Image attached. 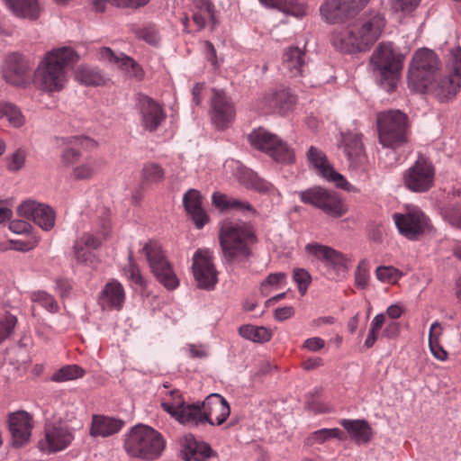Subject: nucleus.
<instances>
[{"label": "nucleus", "instance_id": "nucleus-1", "mask_svg": "<svg viewBox=\"0 0 461 461\" xmlns=\"http://www.w3.org/2000/svg\"><path fill=\"white\" fill-rule=\"evenodd\" d=\"M385 24L386 20L380 12L365 13L348 25L337 28L331 35V44L343 53L366 51L380 38Z\"/></svg>", "mask_w": 461, "mask_h": 461}, {"label": "nucleus", "instance_id": "nucleus-2", "mask_svg": "<svg viewBox=\"0 0 461 461\" xmlns=\"http://www.w3.org/2000/svg\"><path fill=\"white\" fill-rule=\"evenodd\" d=\"M222 261L227 265H240L253 257L252 247L258 242L254 226L248 221H227L219 230Z\"/></svg>", "mask_w": 461, "mask_h": 461}, {"label": "nucleus", "instance_id": "nucleus-3", "mask_svg": "<svg viewBox=\"0 0 461 461\" xmlns=\"http://www.w3.org/2000/svg\"><path fill=\"white\" fill-rule=\"evenodd\" d=\"M79 55L70 47L48 51L35 69V85L43 91H60L67 82L66 68L77 63Z\"/></svg>", "mask_w": 461, "mask_h": 461}, {"label": "nucleus", "instance_id": "nucleus-4", "mask_svg": "<svg viewBox=\"0 0 461 461\" xmlns=\"http://www.w3.org/2000/svg\"><path fill=\"white\" fill-rule=\"evenodd\" d=\"M403 57L396 54L391 43H381L370 57V69L375 82L386 92L396 87L402 69Z\"/></svg>", "mask_w": 461, "mask_h": 461}, {"label": "nucleus", "instance_id": "nucleus-5", "mask_svg": "<svg viewBox=\"0 0 461 461\" xmlns=\"http://www.w3.org/2000/svg\"><path fill=\"white\" fill-rule=\"evenodd\" d=\"M124 447L131 456L154 460L161 455L165 441L162 436L152 428L137 425L129 433Z\"/></svg>", "mask_w": 461, "mask_h": 461}, {"label": "nucleus", "instance_id": "nucleus-6", "mask_svg": "<svg viewBox=\"0 0 461 461\" xmlns=\"http://www.w3.org/2000/svg\"><path fill=\"white\" fill-rule=\"evenodd\" d=\"M440 64L433 50L426 48L418 50L409 66V86L416 92L425 93L431 85V80L436 78Z\"/></svg>", "mask_w": 461, "mask_h": 461}, {"label": "nucleus", "instance_id": "nucleus-7", "mask_svg": "<svg viewBox=\"0 0 461 461\" xmlns=\"http://www.w3.org/2000/svg\"><path fill=\"white\" fill-rule=\"evenodd\" d=\"M407 115L399 110L377 113L376 125L380 144L397 149L407 141Z\"/></svg>", "mask_w": 461, "mask_h": 461}, {"label": "nucleus", "instance_id": "nucleus-8", "mask_svg": "<svg viewBox=\"0 0 461 461\" xmlns=\"http://www.w3.org/2000/svg\"><path fill=\"white\" fill-rule=\"evenodd\" d=\"M142 252L156 280L167 290L177 288L179 279L164 255L161 246L156 241L149 240L143 246Z\"/></svg>", "mask_w": 461, "mask_h": 461}, {"label": "nucleus", "instance_id": "nucleus-9", "mask_svg": "<svg viewBox=\"0 0 461 461\" xmlns=\"http://www.w3.org/2000/svg\"><path fill=\"white\" fill-rule=\"evenodd\" d=\"M450 72L448 75L432 79L431 85L425 93L431 92L440 101L452 99L461 87V48L453 49L450 52Z\"/></svg>", "mask_w": 461, "mask_h": 461}, {"label": "nucleus", "instance_id": "nucleus-10", "mask_svg": "<svg viewBox=\"0 0 461 461\" xmlns=\"http://www.w3.org/2000/svg\"><path fill=\"white\" fill-rule=\"evenodd\" d=\"M298 194L303 203L311 204L332 218L341 217L348 212L341 198L323 187L313 186L299 192Z\"/></svg>", "mask_w": 461, "mask_h": 461}, {"label": "nucleus", "instance_id": "nucleus-11", "mask_svg": "<svg viewBox=\"0 0 461 461\" xmlns=\"http://www.w3.org/2000/svg\"><path fill=\"white\" fill-rule=\"evenodd\" d=\"M393 217L399 233L411 240H418L433 229L429 218L418 207L408 206L405 212L394 213Z\"/></svg>", "mask_w": 461, "mask_h": 461}, {"label": "nucleus", "instance_id": "nucleus-12", "mask_svg": "<svg viewBox=\"0 0 461 461\" xmlns=\"http://www.w3.org/2000/svg\"><path fill=\"white\" fill-rule=\"evenodd\" d=\"M370 0H324L320 6L321 18L329 23H349Z\"/></svg>", "mask_w": 461, "mask_h": 461}, {"label": "nucleus", "instance_id": "nucleus-13", "mask_svg": "<svg viewBox=\"0 0 461 461\" xmlns=\"http://www.w3.org/2000/svg\"><path fill=\"white\" fill-rule=\"evenodd\" d=\"M249 141L255 149L267 153L278 162L290 163L294 160L293 150L276 135L259 128L254 130L249 136Z\"/></svg>", "mask_w": 461, "mask_h": 461}, {"label": "nucleus", "instance_id": "nucleus-14", "mask_svg": "<svg viewBox=\"0 0 461 461\" xmlns=\"http://www.w3.org/2000/svg\"><path fill=\"white\" fill-rule=\"evenodd\" d=\"M435 168L427 158L419 157L417 161L403 175L405 186L416 193L429 191L434 184Z\"/></svg>", "mask_w": 461, "mask_h": 461}, {"label": "nucleus", "instance_id": "nucleus-15", "mask_svg": "<svg viewBox=\"0 0 461 461\" xmlns=\"http://www.w3.org/2000/svg\"><path fill=\"white\" fill-rule=\"evenodd\" d=\"M192 268L198 288L212 290L215 287L218 282V272L209 250L197 249L195 251Z\"/></svg>", "mask_w": 461, "mask_h": 461}, {"label": "nucleus", "instance_id": "nucleus-16", "mask_svg": "<svg viewBox=\"0 0 461 461\" xmlns=\"http://www.w3.org/2000/svg\"><path fill=\"white\" fill-rule=\"evenodd\" d=\"M235 109L230 99L223 91L212 90L210 116L218 130L229 128L235 119Z\"/></svg>", "mask_w": 461, "mask_h": 461}, {"label": "nucleus", "instance_id": "nucleus-17", "mask_svg": "<svg viewBox=\"0 0 461 461\" xmlns=\"http://www.w3.org/2000/svg\"><path fill=\"white\" fill-rule=\"evenodd\" d=\"M33 61L19 52L9 54L5 60L4 77L14 86H23L27 83L29 73Z\"/></svg>", "mask_w": 461, "mask_h": 461}, {"label": "nucleus", "instance_id": "nucleus-18", "mask_svg": "<svg viewBox=\"0 0 461 461\" xmlns=\"http://www.w3.org/2000/svg\"><path fill=\"white\" fill-rule=\"evenodd\" d=\"M136 107L141 115L142 126L150 132L157 131L166 119L162 106L149 95L138 94Z\"/></svg>", "mask_w": 461, "mask_h": 461}, {"label": "nucleus", "instance_id": "nucleus-19", "mask_svg": "<svg viewBox=\"0 0 461 461\" xmlns=\"http://www.w3.org/2000/svg\"><path fill=\"white\" fill-rule=\"evenodd\" d=\"M181 455L185 461H208L212 457H217L218 454L211 446L197 439L194 435L185 434L181 441Z\"/></svg>", "mask_w": 461, "mask_h": 461}, {"label": "nucleus", "instance_id": "nucleus-20", "mask_svg": "<svg viewBox=\"0 0 461 461\" xmlns=\"http://www.w3.org/2000/svg\"><path fill=\"white\" fill-rule=\"evenodd\" d=\"M305 250L316 259L323 262L327 267H331L336 271L347 270L346 256L331 247L319 243H308L305 246Z\"/></svg>", "mask_w": 461, "mask_h": 461}, {"label": "nucleus", "instance_id": "nucleus-21", "mask_svg": "<svg viewBox=\"0 0 461 461\" xmlns=\"http://www.w3.org/2000/svg\"><path fill=\"white\" fill-rule=\"evenodd\" d=\"M8 427L12 435V444L15 447H23L31 437L32 424V417L24 411L10 414Z\"/></svg>", "mask_w": 461, "mask_h": 461}, {"label": "nucleus", "instance_id": "nucleus-22", "mask_svg": "<svg viewBox=\"0 0 461 461\" xmlns=\"http://www.w3.org/2000/svg\"><path fill=\"white\" fill-rule=\"evenodd\" d=\"M73 435L67 427L60 424L45 426V439L40 441L42 450L57 452L65 449L72 441Z\"/></svg>", "mask_w": 461, "mask_h": 461}, {"label": "nucleus", "instance_id": "nucleus-23", "mask_svg": "<svg viewBox=\"0 0 461 461\" xmlns=\"http://www.w3.org/2000/svg\"><path fill=\"white\" fill-rule=\"evenodd\" d=\"M204 415L212 426L223 424L230 414V407L224 397L219 393H211L202 402Z\"/></svg>", "mask_w": 461, "mask_h": 461}, {"label": "nucleus", "instance_id": "nucleus-24", "mask_svg": "<svg viewBox=\"0 0 461 461\" xmlns=\"http://www.w3.org/2000/svg\"><path fill=\"white\" fill-rule=\"evenodd\" d=\"M282 65L291 77H301L307 68L306 54L296 46L288 47L283 53Z\"/></svg>", "mask_w": 461, "mask_h": 461}, {"label": "nucleus", "instance_id": "nucleus-25", "mask_svg": "<svg viewBox=\"0 0 461 461\" xmlns=\"http://www.w3.org/2000/svg\"><path fill=\"white\" fill-rule=\"evenodd\" d=\"M185 211L191 216L197 229H202L209 221L206 212L202 207V196L199 191L189 189L183 197Z\"/></svg>", "mask_w": 461, "mask_h": 461}, {"label": "nucleus", "instance_id": "nucleus-26", "mask_svg": "<svg viewBox=\"0 0 461 461\" xmlns=\"http://www.w3.org/2000/svg\"><path fill=\"white\" fill-rule=\"evenodd\" d=\"M12 14L21 19L37 21L41 14L39 0H5Z\"/></svg>", "mask_w": 461, "mask_h": 461}, {"label": "nucleus", "instance_id": "nucleus-27", "mask_svg": "<svg viewBox=\"0 0 461 461\" xmlns=\"http://www.w3.org/2000/svg\"><path fill=\"white\" fill-rule=\"evenodd\" d=\"M339 424L357 444H366L372 439V428L366 420L343 419Z\"/></svg>", "mask_w": 461, "mask_h": 461}, {"label": "nucleus", "instance_id": "nucleus-28", "mask_svg": "<svg viewBox=\"0 0 461 461\" xmlns=\"http://www.w3.org/2000/svg\"><path fill=\"white\" fill-rule=\"evenodd\" d=\"M212 204L221 211L233 210L243 214H256L257 211L248 201L240 200L225 194L215 192L212 196Z\"/></svg>", "mask_w": 461, "mask_h": 461}, {"label": "nucleus", "instance_id": "nucleus-29", "mask_svg": "<svg viewBox=\"0 0 461 461\" xmlns=\"http://www.w3.org/2000/svg\"><path fill=\"white\" fill-rule=\"evenodd\" d=\"M125 300L123 286L116 280L107 283L99 295V302L103 307L116 308L120 310Z\"/></svg>", "mask_w": 461, "mask_h": 461}, {"label": "nucleus", "instance_id": "nucleus-30", "mask_svg": "<svg viewBox=\"0 0 461 461\" xmlns=\"http://www.w3.org/2000/svg\"><path fill=\"white\" fill-rule=\"evenodd\" d=\"M124 422L122 420L105 416H94L90 429L93 437H109L119 432Z\"/></svg>", "mask_w": 461, "mask_h": 461}, {"label": "nucleus", "instance_id": "nucleus-31", "mask_svg": "<svg viewBox=\"0 0 461 461\" xmlns=\"http://www.w3.org/2000/svg\"><path fill=\"white\" fill-rule=\"evenodd\" d=\"M208 418L204 415L202 402L186 404L183 402L180 414L177 415V421L184 425L197 427L206 423Z\"/></svg>", "mask_w": 461, "mask_h": 461}, {"label": "nucleus", "instance_id": "nucleus-32", "mask_svg": "<svg viewBox=\"0 0 461 461\" xmlns=\"http://www.w3.org/2000/svg\"><path fill=\"white\" fill-rule=\"evenodd\" d=\"M267 8L276 9L285 14L302 17L306 14L307 6L301 0H258Z\"/></svg>", "mask_w": 461, "mask_h": 461}, {"label": "nucleus", "instance_id": "nucleus-33", "mask_svg": "<svg viewBox=\"0 0 461 461\" xmlns=\"http://www.w3.org/2000/svg\"><path fill=\"white\" fill-rule=\"evenodd\" d=\"M76 79L87 86H104L108 80L99 68L86 66H81L77 69Z\"/></svg>", "mask_w": 461, "mask_h": 461}, {"label": "nucleus", "instance_id": "nucleus-34", "mask_svg": "<svg viewBox=\"0 0 461 461\" xmlns=\"http://www.w3.org/2000/svg\"><path fill=\"white\" fill-rule=\"evenodd\" d=\"M100 59L107 60L112 63L121 64V66L126 69L131 68L133 75L136 77L140 78L142 77V69L139 64L131 58L128 56L118 57L113 51L108 47H103L99 50Z\"/></svg>", "mask_w": 461, "mask_h": 461}, {"label": "nucleus", "instance_id": "nucleus-35", "mask_svg": "<svg viewBox=\"0 0 461 461\" xmlns=\"http://www.w3.org/2000/svg\"><path fill=\"white\" fill-rule=\"evenodd\" d=\"M269 106L278 113H285L295 104V97L287 90L274 92L268 99Z\"/></svg>", "mask_w": 461, "mask_h": 461}, {"label": "nucleus", "instance_id": "nucleus-36", "mask_svg": "<svg viewBox=\"0 0 461 461\" xmlns=\"http://www.w3.org/2000/svg\"><path fill=\"white\" fill-rule=\"evenodd\" d=\"M239 334L256 343H264L269 341L272 338V332L263 326L242 325L239 329Z\"/></svg>", "mask_w": 461, "mask_h": 461}, {"label": "nucleus", "instance_id": "nucleus-37", "mask_svg": "<svg viewBox=\"0 0 461 461\" xmlns=\"http://www.w3.org/2000/svg\"><path fill=\"white\" fill-rule=\"evenodd\" d=\"M239 181L247 188L253 189L259 193H267L274 189V185L271 183L260 178L252 171L249 170L244 171L239 176Z\"/></svg>", "mask_w": 461, "mask_h": 461}, {"label": "nucleus", "instance_id": "nucleus-38", "mask_svg": "<svg viewBox=\"0 0 461 461\" xmlns=\"http://www.w3.org/2000/svg\"><path fill=\"white\" fill-rule=\"evenodd\" d=\"M344 143V150L349 160L357 161L364 154L361 134L349 133L346 135Z\"/></svg>", "mask_w": 461, "mask_h": 461}, {"label": "nucleus", "instance_id": "nucleus-39", "mask_svg": "<svg viewBox=\"0 0 461 461\" xmlns=\"http://www.w3.org/2000/svg\"><path fill=\"white\" fill-rule=\"evenodd\" d=\"M101 159H89L74 167L72 176L76 180H86L93 177L102 167Z\"/></svg>", "mask_w": 461, "mask_h": 461}, {"label": "nucleus", "instance_id": "nucleus-40", "mask_svg": "<svg viewBox=\"0 0 461 461\" xmlns=\"http://www.w3.org/2000/svg\"><path fill=\"white\" fill-rule=\"evenodd\" d=\"M442 218L453 228L461 230V203H448L440 206Z\"/></svg>", "mask_w": 461, "mask_h": 461}, {"label": "nucleus", "instance_id": "nucleus-41", "mask_svg": "<svg viewBox=\"0 0 461 461\" xmlns=\"http://www.w3.org/2000/svg\"><path fill=\"white\" fill-rule=\"evenodd\" d=\"M307 159L317 172L322 176L331 165L328 162L324 152L314 146H311L306 153Z\"/></svg>", "mask_w": 461, "mask_h": 461}, {"label": "nucleus", "instance_id": "nucleus-42", "mask_svg": "<svg viewBox=\"0 0 461 461\" xmlns=\"http://www.w3.org/2000/svg\"><path fill=\"white\" fill-rule=\"evenodd\" d=\"M165 177L164 168L158 163L147 162L141 169V178L145 184H157Z\"/></svg>", "mask_w": 461, "mask_h": 461}, {"label": "nucleus", "instance_id": "nucleus-43", "mask_svg": "<svg viewBox=\"0 0 461 461\" xmlns=\"http://www.w3.org/2000/svg\"><path fill=\"white\" fill-rule=\"evenodd\" d=\"M44 230H50L55 224V212L47 204L41 203L33 221Z\"/></svg>", "mask_w": 461, "mask_h": 461}, {"label": "nucleus", "instance_id": "nucleus-44", "mask_svg": "<svg viewBox=\"0 0 461 461\" xmlns=\"http://www.w3.org/2000/svg\"><path fill=\"white\" fill-rule=\"evenodd\" d=\"M343 435V431L337 428L321 429L311 434V436L308 438V443L311 445L315 443L321 444L330 438H338L342 440L344 439Z\"/></svg>", "mask_w": 461, "mask_h": 461}, {"label": "nucleus", "instance_id": "nucleus-45", "mask_svg": "<svg viewBox=\"0 0 461 461\" xmlns=\"http://www.w3.org/2000/svg\"><path fill=\"white\" fill-rule=\"evenodd\" d=\"M85 371L77 365L66 366L59 369L51 377L54 382H65L82 377Z\"/></svg>", "mask_w": 461, "mask_h": 461}, {"label": "nucleus", "instance_id": "nucleus-46", "mask_svg": "<svg viewBox=\"0 0 461 461\" xmlns=\"http://www.w3.org/2000/svg\"><path fill=\"white\" fill-rule=\"evenodd\" d=\"M128 261L129 264L126 268V271L129 275V278L139 286L142 288L146 287L147 283L141 275L139 266L137 265L133 258V252L131 249H129Z\"/></svg>", "mask_w": 461, "mask_h": 461}, {"label": "nucleus", "instance_id": "nucleus-47", "mask_svg": "<svg viewBox=\"0 0 461 461\" xmlns=\"http://www.w3.org/2000/svg\"><path fill=\"white\" fill-rule=\"evenodd\" d=\"M41 204V203H37L36 201L26 200L17 207V213L20 217L24 218L25 220L34 221Z\"/></svg>", "mask_w": 461, "mask_h": 461}, {"label": "nucleus", "instance_id": "nucleus-48", "mask_svg": "<svg viewBox=\"0 0 461 461\" xmlns=\"http://www.w3.org/2000/svg\"><path fill=\"white\" fill-rule=\"evenodd\" d=\"M322 177L330 182L334 183L338 188L346 191H352L355 189L354 186L348 182V180L344 177L343 175L334 170L332 166L330 167H328V170L324 173Z\"/></svg>", "mask_w": 461, "mask_h": 461}, {"label": "nucleus", "instance_id": "nucleus-49", "mask_svg": "<svg viewBox=\"0 0 461 461\" xmlns=\"http://www.w3.org/2000/svg\"><path fill=\"white\" fill-rule=\"evenodd\" d=\"M32 301L38 303L51 313L57 312L59 309L57 301L45 292L34 293L32 294Z\"/></svg>", "mask_w": 461, "mask_h": 461}, {"label": "nucleus", "instance_id": "nucleus-50", "mask_svg": "<svg viewBox=\"0 0 461 461\" xmlns=\"http://www.w3.org/2000/svg\"><path fill=\"white\" fill-rule=\"evenodd\" d=\"M293 277L294 282L297 284L299 293L302 295H304L312 282L310 273L304 268H294L293 271Z\"/></svg>", "mask_w": 461, "mask_h": 461}, {"label": "nucleus", "instance_id": "nucleus-51", "mask_svg": "<svg viewBox=\"0 0 461 461\" xmlns=\"http://www.w3.org/2000/svg\"><path fill=\"white\" fill-rule=\"evenodd\" d=\"M16 323L17 318L11 313L0 319V343L14 332Z\"/></svg>", "mask_w": 461, "mask_h": 461}, {"label": "nucleus", "instance_id": "nucleus-52", "mask_svg": "<svg viewBox=\"0 0 461 461\" xmlns=\"http://www.w3.org/2000/svg\"><path fill=\"white\" fill-rule=\"evenodd\" d=\"M168 393L169 395H177V401L171 402H161V407L165 411L168 412L177 420V415L180 414V409L182 408L184 399L178 390H171Z\"/></svg>", "mask_w": 461, "mask_h": 461}, {"label": "nucleus", "instance_id": "nucleus-53", "mask_svg": "<svg viewBox=\"0 0 461 461\" xmlns=\"http://www.w3.org/2000/svg\"><path fill=\"white\" fill-rule=\"evenodd\" d=\"M377 279L382 282L395 283L402 276L401 272L393 267H378L375 270Z\"/></svg>", "mask_w": 461, "mask_h": 461}, {"label": "nucleus", "instance_id": "nucleus-54", "mask_svg": "<svg viewBox=\"0 0 461 461\" xmlns=\"http://www.w3.org/2000/svg\"><path fill=\"white\" fill-rule=\"evenodd\" d=\"M368 267L365 260L359 262L355 271V285L357 288L365 289L368 285Z\"/></svg>", "mask_w": 461, "mask_h": 461}, {"label": "nucleus", "instance_id": "nucleus-55", "mask_svg": "<svg viewBox=\"0 0 461 461\" xmlns=\"http://www.w3.org/2000/svg\"><path fill=\"white\" fill-rule=\"evenodd\" d=\"M65 142L76 148L81 147L84 149H92L97 146L95 140L83 135L68 137Z\"/></svg>", "mask_w": 461, "mask_h": 461}, {"label": "nucleus", "instance_id": "nucleus-56", "mask_svg": "<svg viewBox=\"0 0 461 461\" xmlns=\"http://www.w3.org/2000/svg\"><path fill=\"white\" fill-rule=\"evenodd\" d=\"M5 117L14 127H21L24 123V118L19 109L11 104H5Z\"/></svg>", "mask_w": 461, "mask_h": 461}, {"label": "nucleus", "instance_id": "nucleus-57", "mask_svg": "<svg viewBox=\"0 0 461 461\" xmlns=\"http://www.w3.org/2000/svg\"><path fill=\"white\" fill-rule=\"evenodd\" d=\"M26 153L24 150L18 149L11 156L10 160L7 164V167L10 171L20 170L25 162Z\"/></svg>", "mask_w": 461, "mask_h": 461}, {"label": "nucleus", "instance_id": "nucleus-58", "mask_svg": "<svg viewBox=\"0 0 461 461\" xmlns=\"http://www.w3.org/2000/svg\"><path fill=\"white\" fill-rule=\"evenodd\" d=\"M429 346L435 358L444 361L447 357V351L439 345L437 337L431 332L429 335Z\"/></svg>", "mask_w": 461, "mask_h": 461}, {"label": "nucleus", "instance_id": "nucleus-59", "mask_svg": "<svg viewBox=\"0 0 461 461\" xmlns=\"http://www.w3.org/2000/svg\"><path fill=\"white\" fill-rule=\"evenodd\" d=\"M420 0H391L392 9L395 12L410 13L418 6Z\"/></svg>", "mask_w": 461, "mask_h": 461}, {"label": "nucleus", "instance_id": "nucleus-60", "mask_svg": "<svg viewBox=\"0 0 461 461\" xmlns=\"http://www.w3.org/2000/svg\"><path fill=\"white\" fill-rule=\"evenodd\" d=\"M194 5L197 12L206 13L213 25H215L214 6L210 0H194Z\"/></svg>", "mask_w": 461, "mask_h": 461}, {"label": "nucleus", "instance_id": "nucleus-61", "mask_svg": "<svg viewBox=\"0 0 461 461\" xmlns=\"http://www.w3.org/2000/svg\"><path fill=\"white\" fill-rule=\"evenodd\" d=\"M81 153L76 147L67 148L61 155L62 164L66 167L71 166L79 159Z\"/></svg>", "mask_w": 461, "mask_h": 461}, {"label": "nucleus", "instance_id": "nucleus-62", "mask_svg": "<svg viewBox=\"0 0 461 461\" xmlns=\"http://www.w3.org/2000/svg\"><path fill=\"white\" fill-rule=\"evenodd\" d=\"M112 5L119 8L138 9L145 6L149 0H109Z\"/></svg>", "mask_w": 461, "mask_h": 461}, {"label": "nucleus", "instance_id": "nucleus-63", "mask_svg": "<svg viewBox=\"0 0 461 461\" xmlns=\"http://www.w3.org/2000/svg\"><path fill=\"white\" fill-rule=\"evenodd\" d=\"M285 277L286 274L283 272L269 274L267 277L261 283L260 289L262 293L267 286L276 285L281 281L285 280Z\"/></svg>", "mask_w": 461, "mask_h": 461}, {"label": "nucleus", "instance_id": "nucleus-64", "mask_svg": "<svg viewBox=\"0 0 461 461\" xmlns=\"http://www.w3.org/2000/svg\"><path fill=\"white\" fill-rule=\"evenodd\" d=\"M9 229L14 233L21 234L29 231L31 224L24 220H14L10 222Z\"/></svg>", "mask_w": 461, "mask_h": 461}]
</instances>
